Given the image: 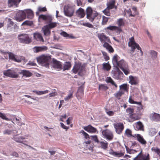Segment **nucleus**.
Listing matches in <instances>:
<instances>
[{"mask_svg": "<svg viewBox=\"0 0 160 160\" xmlns=\"http://www.w3.org/2000/svg\"><path fill=\"white\" fill-rule=\"evenodd\" d=\"M128 45L131 48V52H133L134 51L135 49L137 47L139 48V44L135 42L134 38L133 37H132L130 38V42L128 43Z\"/></svg>", "mask_w": 160, "mask_h": 160, "instance_id": "10", "label": "nucleus"}, {"mask_svg": "<svg viewBox=\"0 0 160 160\" xmlns=\"http://www.w3.org/2000/svg\"><path fill=\"white\" fill-rule=\"evenodd\" d=\"M92 139L95 142L98 143L100 141H99L98 138L97 136L96 135L92 136H91Z\"/></svg>", "mask_w": 160, "mask_h": 160, "instance_id": "59", "label": "nucleus"}, {"mask_svg": "<svg viewBox=\"0 0 160 160\" xmlns=\"http://www.w3.org/2000/svg\"><path fill=\"white\" fill-rule=\"evenodd\" d=\"M80 133H82L84 136V138L86 139H88L89 138V135L84 130H81V131L80 132Z\"/></svg>", "mask_w": 160, "mask_h": 160, "instance_id": "55", "label": "nucleus"}, {"mask_svg": "<svg viewBox=\"0 0 160 160\" xmlns=\"http://www.w3.org/2000/svg\"><path fill=\"white\" fill-rule=\"evenodd\" d=\"M114 78L116 79H122L124 76L123 73L119 69H118L117 72L114 73Z\"/></svg>", "mask_w": 160, "mask_h": 160, "instance_id": "22", "label": "nucleus"}, {"mask_svg": "<svg viewBox=\"0 0 160 160\" xmlns=\"http://www.w3.org/2000/svg\"><path fill=\"white\" fill-rule=\"evenodd\" d=\"M52 66L58 70H60L62 69L61 62L55 59H53L52 61Z\"/></svg>", "mask_w": 160, "mask_h": 160, "instance_id": "15", "label": "nucleus"}, {"mask_svg": "<svg viewBox=\"0 0 160 160\" xmlns=\"http://www.w3.org/2000/svg\"><path fill=\"white\" fill-rule=\"evenodd\" d=\"M102 134L105 138L109 140H112L113 138V135L112 132L108 129L102 131Z\"/></svg>", "mask_w": 160, "mask_h": 160, "instance_id": "11", "label": "nucleus"}, {"mask_svg": "<svg viewBox=\"0 0 160 160\" xmlns=\"http://www.w3.org/2000/svg\"><path fill=\"white\" fill-rule=\"evenodd\" d=\"M132 9L134 12L133 14L134 15V17L136 15H138V11L137 10V8L136 7H133L132 8Z\"/></svg>", "mask_w": 160, "mask_h": 160, "instance_id": "60", "label": "nucleus"}, {"mask_svg": "<svg viewBox=\"0 0 160 160\" xmlns=\"http://www.w3.org/2000/svg\"><path fill=\"white\" fill-rule=\"evenodd\" d=\"M126 111L127 113H128V115L130 117V115L132 114L133 113L134 109L132 108H128L126 109Z\"/></svg>", "mask_w": 160, "mask_h": 160, "instance_id": "48", "label": "nucleus"}, {"mask_svg": "<svg viewBox=\"0 0 160 160\" xmlns=\"http://www.w3.org/2000/svg\"><path fill=\"white\" fill-rule=\"evenodd\" d=\"M151 150L158 155L159 156L160 159V148L159 149L157 147H153L151 148Z\"/></svg>", "mask_w": 160, "mask_h": 160, "instance_id": "44", "label": "nucleus"}, {"mask_svg": "<svg viewBox=\"0 0 160 160\" xmlns=\"http://www.w3.org/2000/svg\"><path fill=\"white\" fill-rule=\"evenodd\" d=\"M125 134L126 135L128 136V137H131V136H132L133 137H135L134 136H133L132 135V131L131 130H130L129 129H127L126 130L125 132Z\"/></svg>", "mask_w": 160, "mask_h": 160, "instance_id": "53", "label": "nucleus"}, {"mask_svg": "<svg viewBox=\"0 0 160 160\" xmlns=\"http://www.w3.org/2000/svg\"><path fill=\"white\" fill-rule=\"evenodd\" d=\"M128 78L129 83L132 85H136L138 84L139 80L138 77L130 75L129 76Z\"/></svg>", "mask_w": 160, "mask_h": 160, "instance_id": "12", "label": "nucleus"}, {"mask_svg": "<svg viewBox=\"0 0 160 160\" xmlns=\"http://www.w3.org/2000/svg\"><path fill=\"white\" fill-rule=\"evenodd\" d=\"M108 88L104 84H101L99 85V89H102L104 90H107Z\"/></svg>", "mask_w": 160, "mask_h": 160, "instance_id": "58", "label": "nucleus"}, {"mask_svg": "<svg viewBox=\"0 0 160 160\" xmlns=\"http://www.w3.org/2000/svg\"><path fill=\"white\" fill-rule=\"evenodd\" d=\"M119 88L120 91H122L128 93L129 89V85L127 83L123 84L119 86Z\"/></svg>", "mask_w": 160, "mask_h": 160, "instance_id": "21", "label": "nucleus"}, {"mask_svg": "<svg viewBox=\"0 0 160 160\" xmlns=\"http://www.w3.org/2000/svg\"><path fill=\"white\" fill-rule=\"evenodd\" d=\"M108 42H105L104 43L103 45V46L110 53H112L114 52V50L112 46Z\"/></svg>", "mask_w": 160, "mask_h": 160, "instance_id": "26", "label": "nucleus"}, {"mask_svg": "<svg viewBox=\"0 0 160 160\" xmlns=\"http://www.w3.org/2000/svg\"><path fill=\"white\" fill-rule=\"evenodd\" d=\"M14 24V22L12 21L11 19L10 18L8 19L7 25V29H9L10 31H12V27L13 26Z\"/></svg>", "mask_w": 160, "mask_h": 160, "instance_id": "37", "label": "nucleus"}, {"mask_svg": "<svg viewBox=\"0 0 160 160\" xmlns=\"http://www.w3.org/2000/svg\"><path fill=\"white\" fill-rule=\"evenodd\" d=\"M19 42L22 43L29 44L32 42V37L27 34H21L18 35Z\"/></svg>", "mask_w": 160, "mask_h": 160, "instance_id": "3", "label": "nucleus"}, {"mask_svg": "<svg viewBox=\"0 0 160 160\" xmlns=\"http://www.w3.org/2000/svg\"><path fill=\"white\" fill-rule=\"evenodd\" d=\"M33 24V22L32 21L26 20L24 21L23 23L22 24V25H27L28 26H32Z\"/></svg>", "mask_w": 160, "mask_h": 160, "instance_id": "56", "label": "nucleus"}, {"mask_svg": "<svg viewBox=\"0 0 160 160\" xmlns=\"http://www.w3.org/2000/svg\"><path fill=\"white\" fill-rule=\"evenodd\" d=\"M0 118L3 119H4L7 121H8L9 119L6 117L5 114L2 113L0 112Z\"/></svg>", "mask_w": 160, "mask_h": 160, "instance_id": "61", "label": "nucleus"}, {"mask_svg": "<svg viewBox=\"0 0 160 160\" xmlns=\"http://www.w3.org/2000/svg\"><path fill=\"white\" fill-rule=\"evenodd\" d=\"M117 24L119 27L124 26L125 24L124 19L122 18H120L118 19L117 21Z\"/></svg>", "mask_w": 160, "mask_h": 160, "instance_id": "41", "label": "nucleus"}, {"mask_svg": "<svg viewBox=\"0 0 160 160\" xmlns=\"http://www.w3.org/2000/svg\"><path fill=\"white\" fill-rule=\"evenodd\" d=\"M48 48L46 46L41 47H35L33 48L34 51L35 52H38L46 50Z\"/></svg>", "mask_w": 160, "mask_h": 160, "instance_id": "28", "label": "nucleus"}, {"mask_svg": "<svg viewBox=\"0 0 160 160\" xmlns=\"http://www.w3.org/2000/svg\"><path fill=\"white\" fill-rule=\"evenodd\" d=\"M111 68V66L109 63V62H108L107 63L104 62L102 64V69L104 70L109 71Z\"/></svg>", "mask_w": 160, "mask_h": 160, "instance_id": "33", "label": "nucleus"}, {"mask_svg": "<svg viewBox=\"0 0 160 160\" xmlns=\"http://www.w3.org/2000/svg\"><path fill=\"white\" fill-rule=\"evenodd\" d=\"M73 97V92H70L68 96L64 98V100L66 101L69 100L70 99L72 98Z\"/></svg>", "mask_w": 160, "mask_h": 160, "instance_id": "57", "label": "nucleus"}, {"mask_svg": "<svg viewBox=\"0 0 160 160\" xmlns=\"http://www.w3.org/2000/svg\"><path fill=\"white\" fill-rule=\"evenodd\" d=\"M76 16L80 18H83L85 15L84 10L81 8H79L76 12Z\"/></svg>", "mask_w": 160, "mask_h": 160, "instance_id": "20", "label": "nucleus"}, {"mask_svg": "<svg viewBox=\"0 0 160 160\" xmlns=\"http://www.w3.org/2000/svg\"><path fill=\"white\" fill-rule=\"evenodd\" d=\"M84 88L83 87H79L77 93V97L78 99H81L83 96Z\"/></svg>", "mask_w": 160, "mask_h": 160, "instance_id": "24", "label": "nucleus"}, {"mask_svg": "<svg viewBox=\"0 0 160 160\" xmlns=\"http://www.w3.org/2000/svg\"><path fill=\"white\" fill-rule=\"evenodd\" d=\"M97 36L101 43L111 42L109 38L104 33H98L97 34Z\"/></svg>", "mask_w": 160, "mask_h": 160, "instance_id": "7", "label": "nucleus"}, {"mask_svg": "<svg viewBox=\"0 0 160 160\" xmlns=\"http://www.w3.org/2000/svg\"><path fill=\"white\" fill-rule=\"evenodd\" d=\"M117 33H118L120 34V32L122 31V29L120 27L116 26L115 30H114Z\"/></svg>", "mask_w": 160, "mask_h": 160, "instance_id": "64", "label": "nucleus"}, {"mask_svg": "<svg viewBox=\"0 0 160 160\" xmlns=\"http://www.w3.org/2000/svg\"><path fill=\"white\" fill-rule=\"evenodd\" d=\"M99 143L100 147L103 150H106L108 148V143L107 141H100Z\"/></svg>", "mask_w": 160, "mask_h": 160, "instance_id": "30", "label": "nucleus"}, {"mask_svg": "<svg viewBox=\"0 0 160 160\" xmlns=\"http://www.w3.org/2000/svg\"><path fill=\"white\" fill-rule=\"evenodd\" d=\"M9 54V58L10 59H11L14 61L19 62L20 61V60H17L15 58V55L12 52L8 53Z\"/></svg>", "mask_w": 160, "mask_h": 160, "instance_id": "45", "label": "nucleus"}, {"mask_svg": "<svg viewBox=\"0 0 160 160\" xmlns=\"http://www.w3.org/2000/svg\"><path fill=\"white\" fill-rule=\"evenodd\" d=\"M106 82L108 83H110L112 86H114L115 88H118V85L111 77H107L106 79Z\"/></svg>", "mask_w": 160, "mask_h": 160, "instance_id": "29", "label": "nucleus"}, {"mask_svg": "<svg viewBox=\"0 0 160 160\" xmlns=\"http://www.w3.org/2000/svg\"><path fill=\"white\" fill-rule=\"evenodd\" d=\"M116 65L119 67L121 69L128 66L127 63L123 60H121L119 61Z\"/></svg>", "mask_w": 160, "mask_h": 160, "instance_id": "31", "label": "nucleus"}, {"mask_svg": "<svg viewBox=\"0 0 160 160\" xmlns=\"http://www.w3.org/2000/svg\"><path fill=\"white\" fill-rule=\"evenodd\" d=\"M57 23L56 22H51L48 23V24L46 25L50 29L54 28L57 26Z\"/></svg>", "mask_w": 160, "mask_h": 160, "instance_id": "42", "label": "nucleus"}, {"mask_svg": "<svg viewBox=\"0 0 160 160\" xmlns=\"http://www.w3.org/2000/svg\"><path fill=\"white\" fill-rule=\"evenodd\" d=\"M135 137L137 138V140L142 145H146V141L144 139L143 137L140 134H135Z\"/></svg>", "mask_w": 160, "mask_h": 160, "instance_id": "19", "label": "nucleus"}, {"mask_svg": "<svg viewBox=\"0 0 160 160\" xmlns=\"http://www.w3.org/2000/svg\"><path fill=\"white\" fill-rule=\"evenodd\" d=\"M150 53L152 57L153 58H156L157 57L158 54L157 52L154 51L152 50L151 51Z\"/></svg>", "mask_w": 160, "mask_h": 160, "instance_id": "62", "label": "nucleus"}, {"mask_svg": "<svg viewBox=\"0 0 160 160\" xmlns=\"http://www.w3.org/2000/svg\"><path fill=\"white\" fill-rule=\"evenodd\" d=\"M151 119L153 121L156 122L160 121V116L159 114L155 112L152 113L150 115Z\"/></svg>", "mask_w": 160, "mask_h": 160, "instance_id": "23", "label": "nucleus"}, {"mask_svg": "<svg viewBox=\"0 0 160 160\" xmlns=\"http://www.w3.org/2000/svg\"><path fill=\"white\" fill-rule=\"evenodd\" d=\"M51 59L50 56L45 55H42L37 58L38 62L46 68L49 67V62Z\"/></svg>", "mask_w": 160, "mask_h": 160, "instance_id": "2", "label": "nucleus"}, {"mask_svg": "<svg viewBox=\"0 0 160 160\" xmlns=\"http://www.w3.org/2000/svg\"><path fill=\"white\" fill-rule=\"evenodd\" d=\"M109 153L111 155H112L115 157L120 158L124 156L125 152L120 151L115 152L113 151L112 148H110L108 150Z\"/></svg>", "mask_w": 160, "mask_h": 160, "instance_id": "13", "label": "nucleus"}, {"mask_svg": "<svg viewBox=\"0 0 160 160\" xmlns=\"http://www.w3.org/2000/svg\"><path fill=\"white\" fill-rule=\"evenodd\" d=\"M113 126L116 132L118 134H120L124 129L123 124L122 123H114Z\"/></svg>", "mask_w": 160, "mask_h": 160, "instance_id": "9", "label": "nucleus"}, {"mask_svg": "<svg viewBox=\"0 0 160 160\" xmlns=\"http://www.w3.org/2000/svg\"><path fill=\"white\" fill-rule=\"evenodd\" d=\"M83 128L85 131L90 133H94L97 131V129L90 124L83 127Z\"/></svg>", "mask_w": 160, "mask_h": 160, "instance_id": "14", "label": "nucleus"}, {"mask_svg": "<svg viewBox=\"0 0 160 160\" xmlns=\"http://www.w3.org/2000/svg\"><path fill=\"white\" fill-rule=\"evenodd\" d=\"M22 0H8V4L9 7H12L15 6L16 7H18V4Z\"/></svg>", "mask_w": 160, "mask_h": 160, "instance_id": "17", "label": "nucleus"}, {"mask_svg": "<svg viewBox=\"0 0 160 160\" xmlns=\"http://www.w3.org/2000/svg\"><path fill=\"white\" fill-rule=\"evenodd\" d=\"M81 24L84 26L88 27L89 28H93V26L89 22H83Z\"/></svg>", "mask_w": 160, "mask_h": 160, "instance_id": "52", "label": "nucleus"}, {"mask_svg": "<svg viewBox=\"0 0 160 160\" xmlns=\"http://www.w3.org/2000/svg\"><path fill=\"white\" fill-rule=\"evenodd\" d=\"M74 12V8L68 5L64 8V12L65 15L68 17H72L73 16Z\"/></svg>", "mask_w": 160, "mask_h": 160, "instance_id": "6", "label": "nucleus"}, {"mask_svg": "<svg viewBox=\"0 0 160 160\" xmlns=\"http://www.w3.org/2000/svg\"><path fill=\"white\" fill-rule=\"evenodd\" d=\"M72 66L70 62H66L64 63L63 67V71L69 70Z\"/></svg>", "mask_w": 160, "mask_h": 160, "instance_id": "39", "label": "nucleus"}, {"mask_svg": "<svg viewBox=\"0 0 160 160\" xmlns=\"http://www.w3.org/2000/svg\"><path fill=\"white\" fill-rule=\"evenodd\" d=\"M34 37L36 40L42 42H43L44 40L42 35L39 33H35Z\"/></svg>", "mask_w": 160, "mask_h": 160, "instance_id": "32", "label": "nucleus"}, {"mask_svg": "<svg viewBox=\"0 0 160 160\" xmlns=\"http://www.w3.org/2000/svg\"><path fill=\"white\" fill-rule=\"evenodd\" d=\"M46 11H47V8L45 7H42L39 6L38 7L37 11L36 12V15L38 16L39 15L40 13Z\"/></svg>", "mask_w": 160, "mask_h": 160, "instance_id": "35", "label": "nucleus"}, {"mask_svg": "<svg viewBox=\"0 0 160 160\" xmlns=\"http://www.w3.org/2000/svg\"><path fill=\"white\" fill-rule=\"evenodd\" d=\"M129 118L132 120L133 121L138 120L140 119V117L135 113H133L132 114L130 115Z\"/></svg>", "mask_w": 160, "mask_h": 160, "instance_id": "46", "label": "nucleus"}, {"mask_svg": "<svg viewBox=\"0 0 160 160\" xmlns=\"http://www.w3.org/2000/svg\"><path fill=\"white\" fill-rule=\"evenodd\" d=\"M21 74H22L23 76L26 77H29L32 76V74L28 70H22L21 72H19Z\"/></svg>", "mask_w": 160, "mask_h": 160, "instance_id": "25", "label": "nucleus"}, {"mask_svg": "<svg viewBox=\"0 0 160 160\" xmlns=\"http://www.w3.org/2000/svg\"><path fill=\"white\" fill-rule=\"evenodd\" d=\"M102 53L104 57V58L106 61L109 60L110 59L109 57L108 56L107 53L106 52L102 51Z\"/></svg>", "mask_w": 160, "mask_h": 160, "instance_id": "54", "label": "nucleus"}, {"mask_svg": "<svg viewBox=\"0 0 160 160\" xmlns=\"http://www.w3.org/2000/svg\"><path fill=\"white\" fill-rule=\"evenodd\" d=\"M26 15V13L24 12L20 11L16 13L15 18L17 21L20 22L25 18Z\"/></svg>", "mask_w": 160, "mask_h": 160, "instance_id": "8", "label": "nucleus"}, {"mask_svg": "<svg viewBox=\"0 0 160 160\" xmlns=\"http://www.w3.org/2000/svg\"><path fill=\"white\" fill-rule=\"evenodd\" d=\"M52 17L51 16L49 15H47L45 21H47L48 23L52 22Z\"/></svg>", "mask_w": 160, "mask_h": 160, "instance_id": "63", "label": "nucleus"}, {"mask_svg": "<svg viewBox=\"0 0 160 160\" xmlns=\"http://www.w3.org/2000/svg\"><path fill=\"white\" fill-rule=\"evenodd\" d=\"M134 128L137 131H144V126L140 121H138L135 123Z\"/></svg>", "mask_w": 160, "mask_h": 160, "instance_id": "18", "label": "nucleus"}, {"mask_svg": "<svg viewBox=\"0 0 160 160\" xmlns=\"http://www.w3.org/2000/svg\"><path fill=\"white\" fill-rule=\"evenodd\" d=\"M87 18L91 22H93L98 14L97 12H93L92 8L90 7H88L86 9Z\"/></svg>", "mask_w": 160, "mask_h": 160, "instance_id": "5", "label": "nucleus"}, {"mask_svg": "<svg viewBox=\"0 0 160 160\" xmlns=\"http://www.w3.org/2000/svg\"><path fill=\"white\" fill-rule=\"evenodd\" d=\"M124 94V92L122 91H119L116 93L114 94V97L118 99L119 100L121 99L122 96Z\"/></svg>", "mask_w": 160, "mask_h": 160, "instance_id": "40", "label": "nucleus"}, {"mask_svg": "<svg viewBox=\"0 0 160 160\" xmlns=\"http://www.w3.org/2000/svg\"><path fill=\"white\" fill-rule=\"evenodd\" d=\"M25 138L22 136H20L18 135H16L14 136L13 139L17 142L22 143Z\"/></svg>", "mask_w": 160, "mask_h": 160, "instance_id": "27", "label": "nucleus"}, {"mask_svg": "<svg viewBox=\"0 0 160 160\" xmlns=\"http://www.w3.org/2000/svg\"><path fill=\"white\" fill-rule=\"evenodd\" d=\"M26 13L27 18L32 19L34 17V14L33 11L31 10H28L26 11Z\"/></svg>", "mask_w": 160, "mask_h": 160, "instance_id": "38", "label": "nucleus"}, {"mask_svg": "<svg viewBox=\"0 0 160 160\" xmlns=\"http://www.w3.org/2000/svg\"><path fill=\"white\" fill-rule=\"evenodd\" d=\"M44 34L45 35H49L51 33L50 29L46 25L44 26V27L42 28Z\"/></svg>", "mask_w": 160, "mask_h": 160, "instance_id": "36", "label": "nucleus"}, {"mask_svg": "<svg viewBox=\"0 0 160 160\" xmlns=\"http://www.w3.org/2000/svg\"><path fill=\"white\" fill-rule=\"evenodd\" d=\"M121 70L123 72L125 75H127L130 73V70L128 66L121 68Z\"/></svg>", "mask_w": 160, "mask_h": 160, "instance_id": "43", "label": "nucleus"}, {"mask_svg": "<svg viewBox=\"0 0 160 160\" xmlns=\"http://www.w3.org/2000/svg\"><path fill=\"white\" fill-rule=\"evenodd\" d=\"M102 18V25H105L106 24L108 19H109V18H107L105 16H103Z\"/></svg>", "mask_w": 160, "mask_h": 160, "instance_id": "49", "label": "nucleus"}, {"mask_svg": "<svg viewBox=\"0 0 160 160\" xmlns=\"http://www.w3.org/2000/svg\"><path fill=\"white\" fill-rule=\"evenodd\" d=\"M18 69H8L3 72V74L6 76L13 78H18L19 77V72H18Z\"/></svg>", "mask_w": 160, "mask_h": 160, "instance_id": "4", "label": "nucleus"}, {"mask_svg": "<svg viewBox=\"0 0 160 160\" xmlns=\"http://www.w3.org/2000/svg\"><path fill=\"white\" fill-rule=\"evenodd\" d=\"M72 72L74 74H76L78 72V74L80 76H82L86 72V68L85 66L82 65L81 63L78 62L75 63Z\"/></svg>", "mask_w": 160, "mask_h": 160, "instance_id": "1", "label": "nucleus"}, {"mask_svg": "<svg viewBox=\"0 0 160 160\" xmlns=\"http://www.w3.org/2000/svg\"><path fill=\"white\" fill-rule=\"evenodd\" d=\"M137 156H138V159L139 160H150V155L148 153L146 154H142L141 152Z\"/></svg>", "mask_w": 160, "mask_h": 160, "instance_id": "16", "label": "nucleus"}, {"mask_svg": "<svg viewBox=\"0 0 160 160\" xmlns=\"http://www.w3.org/2000/svg\"><path fill=\"white\" fill-rule=\"evenodd\" d=\"M118 56L116 54L114 56L112 59V62L113 64L116 65L118 64Z\"/></svg>", "mask_w": 160, "mask_h": 160, "instance_id": "50", "label": "nucleus"}, {"mask_svg": "<svg viewBox=\"0 0 160 160\" xmlns=\"http://www.w3.org/2000/svg\"><path fill=\"white\" fill-rule=\"evenodd\" d=\"M33 92L35 93L38 95H41L46 93H48L49 91L48 90H46L43 91H38L36 90L33 91Z\"/></svg>", "mask_w": 160, "mask_h": 160, "instance_id": "47", "label": "nucleus"}, {"mask_svg": "<svg viewBox=\"0 0 160 160\" xmlns=\"http://www.w3.org/2000/svg\"><path fill=\"white\" fill-rule=\"evenodd\" d=\"M110 9H109L107 8L102 11V12L105 15L108 16H111V13L110 12Z\"/></svg>", "mask_w": 160, "mask_h": 160, "instance_id": "51", "label": "nucleus"}, {"mask_svg": "<svg viewBox=\"0 0 160 160\" xmlns=\"http://www.w3.org/2000/svg\"><path fill=\"white\" fill-rule=\"evenodd\" d=\"M107 8L110 9H111L115 8L117 9V7L115 6V2L114 1L109 2L107 4Z\"/></svg>", "mask_w": 160, "mask_h": 160, "instance_id": "34", "label": "nucleus"}]
</instances>
